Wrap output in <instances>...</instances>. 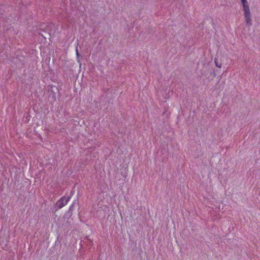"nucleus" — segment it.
<instances>
[{
	"instance_id": "nucleus-4",
	"label": "nucleus",
	"mask_w": 260,
	"mask_h": 260,
	"mask_svg": "<svg viewBox=\"0 0 260 260\" xmlns=\"http://www.w3.org/2000/svg\"><path fill=\"white\" fill-rule=\"evenodd\" d=\"M76 53L77 56L78 57L79 56V53L77 47L76 48Z\"/></svg>"
},
{
	"instance_id": "nucleus-1",
	"label": "nucleus",
	"mask_w": 260,
	"mask_h": 260,
	"mask_svg": "<svg viewBox=\"0 0 260 260\" xmlns=\"http://www.w3.org/2000/svg\"><path fill=\"white\" fill-rule=\"evenodd\" d=\"M240 2L241 3L246 22L247 25L251 26L252 24L251 16L248 2L247 0H240Z\"/></svg>"
},
{
	"instance_id": "nucleus-2",
	"label": "nucleus",
	"mask_w": 260,
	"mask_h": 260,
	"mask_svg": "<svg viewBox=\"0 0 260 260\" xmlns=\"http://www.w3.org/2000/svg\"><path fill=\"white\" fill-rule=\"evenodd\" d=\"M71 198L70 197H63L59 199L57 202V206L60 209L64 207L65 205L67 204V203L70 201Z\"/></svg>"
},
{
	"instance_id": "nucleus-3",
	"label": "nucleus",
	"mask_w": 260,
	"mask_h": 260,
	"mask_svg": "<svg viewBox=\"0 0 260 260\" xmlns=\"http://www.w3.org/2000/svg\"><path fill=\"white\" fill-rule=\"evenodd\" d=\"M215 63L217 67L219 68H220L221 67V64L220 63H218L216 59L215 60Z\"/></svg>"
}]
</instances>
